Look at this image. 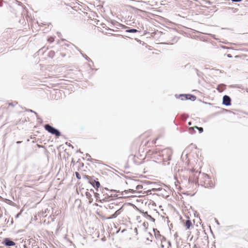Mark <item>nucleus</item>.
Instances as JSON below:
<instances>
[{"instance_id": "nucleus-1", "label": "nucleus", "mask_w": 248, "mask_h": 248, "mask_svg": "<svg viewBox=\"0 0 248 248\" xmlns=\"http://www.w3.org/2000/svg\"><path fill=\"white\" fill-rule=\"evenodd\" d=\"M157 138H153L150 132H145L134 140L131 145V150H135V154L129 156V158L136 164L141 163L145 159V147H150L156 143Z\"/></svg>"}, {"instance_id": "nucleus-2", "label": "nucleus", "mask_w": 248, "mask_h": 248, "mask_svg": "<svg viewBox=\"0 0 248 248\" xmlns=\"http://www.w3.org/2000/svg\"><path fill=\"white\" fill-rule=\"evenodd\" d=\"M189 175L188 183L193 186L197 187L201 185L206 188H212L215 185L214 178L206 173L192 170Z\"/></svg>"}, {"instance_id": "nucleus-3", "label": "nucleus", "mask_w": 248, "mask_h": 248, "mask_svg": "<svg viewBox=\"0 0 248 248\" xmlns=\"http://www.w3.org/2000/svg\"><path fill=\"white\" fill-rule=\"evenodd\" d=\"M172 153L171 149L167 148L161 150L159 154L161 155L162 160L164 161H167L171 159Z\"/></svg>"}, {"instance_id": "nucleus-4", "label": "nucleus", "mask_w": 248, "mask_h": 248, "mask_svg": "<svg viewBox=\"0 0 248 248\" xmlns=\"http://www.w3.org/2000/svg\"><path fill=\"white\" fill-rule=\"evenodd\" d=\"M44 128L47 131L52 135H54L57 138H58L61 136V133L59 131V130L53 127L48 124L45 125Z\"/></svg>"}, {"instance_id": "nucleus-5", "label": "nucleus", "mask_w": 248, "mask_h": 248, "mask_svg": "<svg viewBox=\"0 0 248 248\" xmlns=\"http://www.w3.org/2000/svg\"><path fill=\"white\" fill-rule=\"evenodd\" d=\"M182 100H190L191 101H195L196 97L195 95L186 94H180L179 97Z\"/></svg>"}, {"instance_id": "nucleus-6", "label": "nucleus", "mask_w": 248, "mask_h": 248, "mask_svg": "<svg viewBox=\"0 0 248 248\" xmlns=\"http://www.w3.org/2000/svg\"><path fill=\"white\" fill-rule=\"evenodd\" d=\"M86 177L89 180V183L92 185L94 188H98L100 187V183L94 179H92L91 177L87 176Z\"/></svg>"}, {"instance_id": "nucleus-7", "label": "nucleus", "mask_w": 248, "mask_h": 248, "mask_svg": "<svg viewBox=\"0 0 248 248\" xmlns=\"http://www.w3.org/2000/svg\"><path fill=\"white\" fill-rule=\"evenodd\" d=\"M231 100L229 96L225 95L223 97V104L226 106H230L231 104Z\"/></svg>"}, {"instance_id": "nucleus-8", "label": "nucleus", "mask_w": 248, "mask_h": 248, "mask_svg": "<svg viewBox=\"0 0 248 248\" xmlns=\"http://www.w3.org/2000/svg\"><path fill=\"white\" fill-rule=\"evenodd\" d=\"M4 243L5 244V245L6 246H14L15 245V243L14 242L10 240L8 238H6L5 240H4Z\"/></svg>"}, {"instance_id": "nucleus-9", "label": "nucleus", "mask_w": 248, "mask_h": 248, "mask_svg": "<svg viewBox=\"0 0 248 248\" xmlns=\"http://www.w3.org/2000/svg\"><path fill=\"white\" fill-rule=\"evenodd\" d=\"M192 225V222L189 219L186 220L184 223V226L186 227V229H189Z\"/></svg>"}, {"instance_id": "nucleus-10", "label": "nucleus", "mask_w": 248, "mask_h": 248, "mask_svg": "<svg viewBox=\"0 0 248 248\" xmlns=\"http://www.w3.org/2000/svg\"><path fill=\"white\" fill-rule=\"evenodd\" d=\"M85 195H86L87 198L89 200V203H92L93 201V199L92 198V195L91 194V193L89 192H86L85 193Z\"/></svg>"}, {"instance_id": "nucleus-11", "label": "nucleus", "mask_w": 248, "mask_h": 248, "mask_svg": "<svg viewBox=\"0 0 248 248\" xmlns=\"http://www.w3.org/2000/svg\"><path fill=\"white\" fill-rule=\"evenodd\" d=\"M157 152L155 150H149L147 153H146V155H148V156H150V155H153L154 154H157Z\"/></svg>"}, {"instance_id": "nucleus-12", "label": "nucleus", "mask_w": 248, "mask_h": 248, "mask_svg": "<svg viewBox=\"0 0 248 248\" xmlns=\"http://www.w3.org/2000/svg\"><path fill=\"white\" fill-rule=\"evenodd\" d=\"M225 89V85H219L218 87L217 88V90L219 92H223Z\"/></svg>"}, {"instance_id": "nucleus-13", "label": "nucleus", "mask_w": 248, "mask_h": 248, "mask_svg": "<svg viewBox=\"0 0 248 248\" xmlns=\"http://www.w3.org/2000/svg\"><path fill=\"white\" fill-rule=\"evenodd\" d=\"M194 128H196L199 130V131L200 133H202L203 132V128L202 127H198L197 126L191 127L189 128V129H194Z\"/></svg>"}, {"instance_id": "nucleus-14", "label": "nucleus", "mask_w": 248, "mask_h": 248, "mask_svg": "<svg viewBox=\"0 0 248 248\" xmlns=\"http://www.w3.org/2000/svg\"><path fill=\"white\" fill-rule=\"evenodd\" d=\"M142 225L143 226L144 229H147L148 227L149 224L148 222L144 221L143 222Z\"/></svg>"}, {"instance_id": "nucleus-15", "label": "nucleus", "mask_w": 248, "mask_h": 248, "mask_svg": "<svg viewBox=\"0 0 248 248\" xmlns=\"http://www.w3.org/2000/svg\"><path fill=\"white\" fill-rule=\"evenodd\" d=\"M103 196H104V197L102 199V200L103 201H109V199L110 198V197L108 194L106 196H105V194H103Z\"/></svg>"}, {"instance_id": "nucleus-16", "label": "nucleus", "mask_w": 248, "mask_h": 248, "mask_svg": "<svg viewBox=\"0 0 248 248\" xmlns=\"http://www.w3.org/2000/svg\"><path fill=\"white\" fill-rule=\"evenodd\" d=\"M126 31L128 32H130V33H135V32H137L138 31L136 29H130V30H127Z\"/></svg>"}, {"instance_id": "nucleus-17", "label": "nucleus", "mask_w": 248, "mask_h": 248, "mask_svg": "<svg viewBox=\"0 0 248 248\" xmlns=\"http://www.w3.org/2000/svg\"><path fill=\"white\" fill-rule=\"evenodd\" d=\"M47 41L50 43H51L52 42H53L54 41V38L53 37H49L48 39H47Z\"/></svg>"}, {"instance_id": "nucleus-18", "label": "nucleus", "mask_w": 248, "mask_h": 248, "mask_svg": "<svg viewBox=\"0 0 248 248\" xmlns=\"http://www.w3.org/2000/svg\"><path fill=\"white\" fill-rule=\"evenodd\" d=\"M75 174H76V176L77 178L78 179H81L80 175L79 174V173L78 172H76Z\"/></svg>"}, {"instance_id": "nucleus-19", "label": "nucleus", "mask_w": 248, "mask_h": 248, "mask_svg": "<svg viewBox=\"0 0 248 248\" xmlns=\"http://www.w3.org/2000/svg\"><path fill=\"white\" fill-rule=\"evenodd\" d=\"M108 191V189L107 188L103 189L102 193H105L106 192Z\"/></svg>"}, {"instance_id": "nucleus-20", "label": "nucleus", "mask_w": 248, "mask_h": 248, "mask_svg": "<svg viewBox=\"0 0 248 248\" xmlns=\"http://www.w3.org/2000/svg\"><path fill=\"white\" fill-rule=\"evenodd\" d=\"M232 1L239 2L241 1L242 0H232Z\"/></svg>"}, {"instance_id": "nucleus-21", "label": "nucleus", "mask_w": 248, "mask_h": 248, "mask_svg": "<svg viewBox=\"0 0 248 248\" xmlns=\"http://www.w3.org/2000/svg\"><path fill=\"white\" fill-rule=\"evenodd\" d=\"M98 195H99L98 193H95V196L96 197H98Z\"/></svg>"}, {"instance_id": "nucleus-22", "label": "nucleus", "mask_w": 248, "mask_h": 248, "mask_svg": "<svg viewBox=\"0 0 248 248\" xmlns=\"http://www.w3.org/2000/svg\"><path fill=\"white\" fill-rule=\"evenodd\" d=\"M246 235L248 237V230L247 231Z\"/></svg>"}, {"instance_id": "nucleus-23", "label": "nucleus", "mask_w": 248, "mask_h": 248, "mask_svg": "<svg viewBox=\"0 0 248 248\" xmlns=\"http://www.w3.org/2000/svg\"><path fill=\"white\" fill-rule=\"evenodd\" d=\"M135 230L136 231V232L137 233V228H135Z\"/></svg>"}, {"instance_id": "nucleus-24", "label": "nucleus", "mask_w": 248, "mask_h": 248, "mask_svg": "<svg viewBox=\"0 0 248 248\" xmlns=\"http://www.w3.org/2000/svg\"><path fill=\"white\" fill-rule=\"evenodd\" d=\"M189 125H190V124H191V123H190V122H189Z\"/></svg>"}]
</instances>
